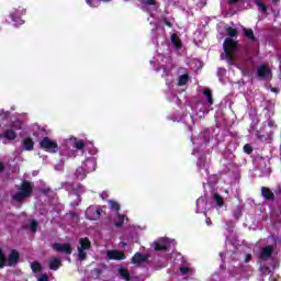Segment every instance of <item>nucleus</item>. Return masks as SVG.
Returning <instances> with one entry per match:
<instances>
[{
    "mask_svg": "<svg viewBox=\"0 0 281 281\" xmlns=\"http://www.w3.org/2000/svg\"><path fill=\"white\" fill-rule=\"evenodd\" d=\"M61 188H64V190H67L69 199L71 201L70 205L72 207H78V205L82 203V199L80 198V195L85 192V187H82V184L74 186V183L63 182Z\"/></svg>",
    "mask_w": 281,
    "mask_h": 281,
    "instance_id": "f257e3e1",
    "label": "nucleus"
},
{
    "mask_svg": "<svg viewBox=\"0 0 281 281\" xmlns=\"http://www.w3.org/2000/svg\"><path fill=\"white\" fill-rule=\"evenodd\" d=\"M19 190L20 191L12 195V200L21 203V201H25V199L32 196V190H34V187H32V183L30 181H24Z\"/></svg>",
    "mask_w": 281,
    "mask_h": 281,
    "instance_id": "f03ea898",
    "label": "nucleus"
},
{
    "mask_svg": "<svg viewBox=\"0 0 281 281\" xmlns=\"http://www.w3.org/2000/svg\"><path fill=\"white\" fill-rule=\"evenodd\" d=\"M237 47V42L229 37L225 38L223 43L224 53L221 55L222 60H226V58H234Z\"/></svg>",
    "mask_w": 281,
    "mask_h": 281,
    "instance_id": "7ed1b4c3",
    "label": "nucleus"
},
{
    "mask_svg": "<svg viewBox=\"0 0 281 281\" xmlns=\"http://www.w3.org/2000/svg\"><path fill=\"white\" fill-rule=\"evenodd\" d=\"M78 260L82 262L83 260H87V252L85 250L91 249V241H89V238H80L79 239V246H78Z\"/></svg>",
    "mask_w": 281,
    "mask_h": 281,
    "instance_id": "20e7f679",
    "label": "nucleus"
},
{
    "mask_svg": "<svg viewBox=\"0 0 281 281\" xmlns=\"http://www.w3.org/2000/svg\"><path fill=\"white\" fill-rule=\"evenodd\" d=\"M40 146L44 148V150H47V153H58V144L49 137H44L40 142Z\"/></svg>",
    "mask_w": 281,
    "mask_h": 281,
    "instance_id": "39448f33",
    "label": "nucleus"
},
{
    "mask_svg": "<svg viewBox=\"0 0 281 281\" xmlns=\"http://www.w3.org/2000/svg\"><path fill=\"white\" fill-rule=\"evenodd\" d=\"M170 243H175V240L161 237L154 241L151 247H154V251H167V249H170Z\"/></svg>",
    "mask_w": 281,
    "mask_h": 281,
    "instance_id": "423d86ee",
    "label": "nucleus"
},
{
    "mask_svg": "<svg viewBox=\"0 0 281 281\" xmlns=\"http://www.w3.org/2000/svg\"><path fill=\"white\" fill-rule=\"evenodd\" d=\"M53 249L58 254H66V256H70V254L74 251V249H71V245L69 244H53Z\"/></svg>",
    "mask_w": 281,
    "mask_h": 281,
    "instance_id": "0eeeda50",
    "label": "nucleus"
},
{
    "mask_svg": "<svg viewBox=\"0 0 281 281\" xmlns=\"http://www.w3.org/2000/svg\"><path fill=\"white\" fill-rule=\"evenodd\" d=\"M263 114L268 117V126L270 128H273V121L269 120L273 115V104L267 103V101L263 102Z\"/></svg>",
    "mask_w": 281,
    "mask_h": 281,
    "instance_id": "6e6552de",
    "label": "nucleus"
},
{
    "mask_svg": "<svg viewBox=\"0 0 281 281\" xmlns=\"http://www.w3.org/2000/svg\"><path fill=\"white\" fill-rule=\"evenodd\" d=\"M20 257L21 256L19 255V251H16L15 249H12L7 259V267H16V265L19 263Z\"/></svg>",
    "mask_w": 281,
    "mask_h": 281,
    "instance_id": "1a4fd4ad",
    "label": "nucleus"
},
{
    "mask_svg": "<svg viewBox=\"0 0 281 281\" xmlns=\"http://www.w3.org/2000/svg\"><path fill=\"white\" fill-rule=\"evenodd\" d=\"M257 75L262 80H269L271 78V69L269 68V66H259V68L257 69Z\"/></svg>",
    "mask_w": 281,
    "mask_h": 281,
    "instance_id": "9d476101",
    "label": "nucleus"
},
{
    "mask_svg": "<svg viewBox=\"0 0 281 281\" xmlns=\"http://www.w3.org/2000/svg\"><path fill=\"white\" fill-rule=\"evenodd\" d=\"M271 256H273V246H266L261 248L259 254L260 260L267 261Z\"/></svg>",
    "mask_w": 281,
    "mask_h": 281,
    "instance_id": "9b49d317",
    "label": "nucleus"
},
{
    "mask_svg": "<svg viewBox=\"0 0 281 281\" xmlns=\"http://www.w3.org/2000/svg\"><path fill=\"white\" fill-rule=\"evenodd\" d=\"M148 258H150L148 255L136 252L132 258V263L137 265V267H139V265H144V262H146Z\"/></svg>",
    "mask_w": 281,
    "mask_h": 281,
    "instance_id": "f8f14e48",
    "label": "nucleus"
},
{
    "mask_svg": "<svg viewBox=\"0 0 281 281\" xmlns=\"http://www.w3.org/2000/svg\"><path fill=\"white\" fill-rule=\"evenodd\" d=\"M106 256L110 260H124L126 258V256L124 255V252L119 251V250H109L106 252Z\"/></svg>",
    "mask_w": 281,
    "mask_h": 281,
    "instance_id": "ddd939ff",
    "label": "nucleus"
},
{
    "mask_svg": "<svg viewBox=\"0 0 281 281\" xmlns=\"http://www.w3.org/2000/svg\"><path fill=\"white\" fill-rule=\"evenodd\" d=\"M67 144H71L72 148H76L77 150H82L85 148V142L83 140H78L76 137H70L67 140Z\"/></svg>",
    "mask_w": 281,
    "mask_h": 281,
    "instance_id": "4468645a",
    "label": "nucleus"
},
{
    "mask_svg": "<svg viewBox=\"0 0 281 281\" xmlns=\"http://www.w3.org/2000/svg\"><path fill=\"white\" fill-rule=\"evenodd\" d=\"M261 195L266 201H276V194L272 193L271 189L267 187L261 188Z\"/></svg>",
    "mask_w": 281,
    "mask_h": 281,
    "instance_id": "2eb2a0df",
    "label": "nucleus"
},
{
    "mask_svg": "<svg viewBox=\"0 0 281 281\" xmlns=\"http://www.w3.org/2000/svg\"><path fill=\"white\" fill-rule=\"evenodd\" d=\"M87 172H93L97 168L95 160L93 158L87 159L83 164Z\"/></svg>",
    "mask_w": 281,
    "mask_h": 281,
    "instance_id": "dca6fc26",
    "label": "nucleus"
},
{
    "mask_svg": "<svg viewBox=\"0 0 281 281\" xmlns=\"http://www.w3.org/2000/svg\"><path fill=\"white\" fill-rule=\"evenodd\" d=\"M60 265H63L61 261H60V259L55 258V257H53V258L49 259L48 267H49V269H52L53 271H57V269H59Z\"/></svg>",
    "mask_w": 281,
    "mask_h": 281,
    "instance_id": "f3484780",
    "label": "nucleus"
},
{
    "mask_svg": "<svg viewBox=\"0 0 281 281\" xmlns=\"http://www.w3.org/2000/svg\"><path fill=\"white\" fill-rule=\"evenodd\" d=\"M85 215L88 221H98V217H95V209L93 206L88 207Z\"/></svg>",
    "mask_w": 281,
    "mask_h": 281,
    "instance_id": "a211bd4d",
    "label": "nucleus"
},
{
    "mask_svg": "<svg viewBox=\"0 0 281 281\" xmlns=\"http://www.w3.org/2000/svg\"><path fill=\"white\" fill-rule=\"evenodd\" d=\"M0 137H4L5 139L12 142L16 139V132H14V130H7L3 134H0Z\"/></svg>",
    "mask_w": 281,
    "mask_h": 281,
    "instance_id": "6ab92c4d",
    "label": "nucleus"
},
{
    "mask_svg": "<svg viewBox=\"0 0 281 281\" xmlns=\"http://www.w3.org/2000/svg\"><path fill=\"white\" fill-rule=\"evenodd\" d=\"M244 36L248 38V41H251L252 43H256V35H254V30L243 27Z\"/></svg>",
    "mask_w": 281,
    "mask_h": 281,
    "instance_id": "aec40b11",
    "label": "nucleus"
},
{
    "mask_svg": "<svg viewBox=\"0 0 281 281\" xmlns=\"http://www.w3.org/2000/svg\"><path fill=\"white\" fill-rule=\"evenodd\" d=\"M22 145L25 150H34V140L32 138H24Z\"/></svg>",
    "mask_w": 281,
    "mask_h": 281,
    "instance_id": "412c9836",
    "label": "nucleus"
},
{
    "mask_svg": "<svg viewBox=\"0 0 281 281\" xmlns=\"http://www.w3.org/2000/svg\"><path fill=\"white\" fill-rule=\"evenodd\" d=\"M256 136L260 142H269L271 139V134L265 133L263 131L257 132Z\"/></svg>",
    "mask_w": 281,
    "mask_h": 281,
    "instance_id": "4be33fe9",
    "label": "nucleus"
},
{
    "mask_svg": "<svg viewBox=\"0 0 281 281\" xmlns=\"http://www.w3.org/2000/svg\"><path fill=\"white\" fill-rule=\"evenodd\" d=\"M203 95L206 97L210 106H212V104H214V99L212 98V90H210V88H205L203 90Z\"/></svg>",
    "mask_w": 281,
    "mask_h": 281,
    "instance_id": "5701e85b",
    "label": "nucleus"
},
{
    "mask_svg": "<svg viewBox=\"0 0 281 281\" xmlns=\"http://www.w3.org/2000/svg\"><path fill=\"white\" fill-rule=\"evenodd\" d=\"M171 43L175 45L176 49H181V40L177 34L171 35Z\"/></svg>",
    "mask_w": 281,
    "mask_h": 281,
    "instance_id": "b1692460",
    "label": "nucleus"
},
{
    "mask_svg": "<svg viewBox=\"0 0 281 281\" xmlns=\"http://www.w3.org/2000/svg\"><path fill=\"white\" fill-rule=\"evenodd\" d=\"M3 267H8V259L5 258L3 249L0 248V269H3Z\"/></svg>",
    "mask_w": 281,
    "mask_h": 281,
    "instance_id": "393cba45",
    "label": "nucleus"
},
{
    "mask_svg": "<svg viewBox=\"0 0 281 281\" xmlns=\"http://www.w3.org/2000/svg\"><path fill=\"white\" fill-rule=\"evenodd\" d=\"M119 273L121 278H123V280H131V273L128 272V270H126V268H120Z\"/></svg>",
    "mask_w": 281,
    "mask_h": 281,
    "instance_id": "a878e982",
    "label": "nucleus"
},
{
    "mask_svg": "<svg viewBox=\"0 0 281 281\" xmlns=\"http://www.w3.org/2000/svg\"><path fill=\"white\" fill-rule=\"evenodd\" d=\"M226 34L231 37V38H236V36H238V31L232 26L226 27Z\"/></svg>",
    "mask_w": 281,
    "mask_h": 281,
    "instance_id": "bb28decb",
    "label": "nucleus"
},
{
    "mask_svg": "<svg viewBox=\"0 0 281 281\" xmlns=\"http://www.w3.org/2000/svg\"><path fill=\"white\" fill-rule=\"evenodd\" d=\"M76 178L77 179H85V177H87V172H86V169L82 168V167H79L77 170H76Z\"/></svg>",
    "mask_w": 281,
    "mask_h": 281,
    "instance_id": "cd10ccee",
    "label": "nucleus"
},
{
    "mask_svg": "<svg viewBox=\"0 0 281 281\" xmlns=\"http://www.w3.org/2000/svg\"><path fill=\"white\" fill-rule=\"evenodd\" d=\"M213 201L218 205V207H223L224 201L223 198L218 193L213 194Z\"/></svg>",
    "mask_w": 281,
    "mask_h": 281,
    "instance_id": "c85d7f7f",
    "label": "nucleus"
},
{
    "mask_svg": "<svg viewBox=\"0 0 281 281\" xmlns=\"http://www.w3.org/2000/svg\"><path fill=\"white\" fill-rule=\"evenodd\" d=\"M190 77L188 75H181L178 80L179 87H183V85H188V80Z\"/></svg>",
    "mask_w": 281,
    "mask_h": 281,
    "instance_id": "c756f323",
    "label": "nucleus"
},
{
    "mask_svg": "<svg viewBox=\"0 0 281 281\" xmlns=\"http://www.w3.org/2000/svg\"><path fill=\"white\" fill-rule=\"evenodd\" d=\"M31 268L34 273H41V270L43 269V267L37 261L32 262Z\"/></svg>",
    "mask_w": 281,
    "mask_h": 281,
    "instance_id": "7c9ffc66",
    "label": "nucleus"
},
{
    "mask_svg": "<svg viewBox=\"0 0 281 281\" xmlns=\"http://www.w3.org/2000/svg\"><path fill=\"white\" fill-rule=\"evenodd\" d=\"M255 4L261 10V12H267V4L261 0H255Z\"/></svg>",
    "mask_w": 281,
    "mask_h": 281,
    "instance_id": "2f4dec72",
    "label": "nucleus"
},
{
    "mask_svg": "<svg viewBox=\"0 0 281 281\" xmlns=\"http://www.w3.org/2000/svg\"><path fill=\"white\" fill-rule=\"evenodd\" d=\"M38 229V223L35 220L30 221V231L34 234Z\"/></svg>",
    "mask_w": 281,
    "mask_h": 281,
    "instance_id": "473e14b6",
    "label": "nucleus"
},
{
    "mask_svg": "<svg viewBox=\"0 0 281 281\" xmlns=\"http://www.w3.org/2000/svg\"><path fill=\"white\" fill-rule=\"evenodd\" d=\"M109 204L111 210H115V212H120V204L116 201L110 200Z\"/></svg>",
    "mask_w": 281,
    "mask_h": 281,
    "instance_id": "72a5a7b5",
    "label": "nucleus"
},
{
    "mask_svg": "<svg viewBox=\"0 0 281 281\" xmlns=\"http://www.w3.org/2000/svg\"><path fill=\"white\" fill-rule=\"evenodd\" d=\"M234 216H235L236 221H238V218H240V216H243V207L236 206V209L234 211Z\"/></svg>",
    "mask_w": 281,
    "mask_h": 281,
    "instance_id": "f704fd0d",
    "label": "nucleus"
},
{
    "mask_svg": "<svg viewBox=\"0 0 281 281\" xmlns=\"http://www.w3.org/2000/svg\"><path fill=\"white\" fill-rule=\"evenodd\" d=\"M11 19L12 21H14V23H16V25H23L24 21L21 20V18H16V15L14 13H11Z\"/></svg>",
    "mask_w": 281,
    "mask_h": 281,
    "instance_id": "c9c22d12",
    "label": "nucleus"
},
{
    "mask_svg": "<svg viewBox=\"0 0 281 281\" xmlns=\"http://www.w3.org/2000/svg\"><path fill=\"white\" fill-rule=\"evenodd\" d=\"M117 216H119L120 221L115 222L114 225H115V227H122V225H124V215L117 213Z\"/></svg>",
    "mask_w": 281,
    "mask_h": 281,
    "instance_id": "e433bc0d",
    "label": "nucleus"
},
{
    "mask_svg": "<svg viewBox=\"0 0 281 281\" xmlns=\"http://www.w3.org/2000/svg\"><path fill=\"white\" fill-rule=\"evenodd\" d=\"M92 273H93L94 278H100V276H102V269L95 268L92 270Z\"/></svg>",
    "mask_w": 281,
    "mask_h": 281,
    "instance_id": "4c0bfd02",
    "label": "nucleus"
},
{
    "mask_svg": "<svg viewBox=\"0 0 281 281\" xmlns=\"http://www.w3.org/2000/svg\"><path fill=\"white\" fill-rule=\"evenodd\" d=\"M252 150L254 149L251 148L250 145H245L244 146V151L247 153V155H251Z\"/></svg>",
    "mask_w": 281,
    "mask_h": 281,
    "instance_id": "58836bf2",
    "label": "nucleus"
},
{
    "mask_svg": "<svg viewBox=\"0 0 281 281\" xmlns=\"http://www.w3.org/2000/svg\"><path fill=\"white\" fill-rule=\"evenodd\" d=\"M8 115H9L8 112H5L3 110H0V117H1V120H8Z\"/></svg>",
    "mask_w": 281,
    "mask_h": 281,
    "instance_id": "ea45409f",
    "label": "nucleus"
},
{
    "mask_svg": "<svg viewBox=\"0 0 281 281\" xmlns=\"http://www.w3.org/2000/svg\"><path fill=\"white\" fill-rule=\"evenodd\" d=\"M180 272H181L183 276H186V274L190 273V268H188V267H181V268H180Z\"/></svg>",
    "mask_w": 281,
    "mask_h": 281,
    "instance_id": "a19ab883",
    "label": "nucleus"
},
{
    "mask_svg": "<svg viewBox=\"0 0 281 281\" xmlns=\"http://www.w3.org/2000/svg\"><path fill=\"white\" fill-rule=\"evenodd\" d=\"M144 5H155L156 0H143Z\"/></svg>",
    "mask_w": 281,
    "mask_h": 281,
    "instance_id": "79ce46f5",
    "label": "nucleus"
},
{
    "mask_svg": "<svg viewBox=\"0 0 281 281\" xmlns=\"http://www.w3.org/2000/svg\"><path fill=\"white\" fill-rule=\"evenodd\" d=\"M67 215L70 216V218H77L78 221V213L70 211L69 213H67Z\"/></svg>",
    "mask_w": 281,
    "mask_h": 281,
    "instance_id": "37998d69",
    "label": "nucleus"
},
{
    "mask_svg": "<svg viewBox=\"0 0 281 281\" xmlns=\"http://www.w3.org/2000/svg\"><path fill=\"white\" fill-rule=\"evenodd\" d=\"M49 280V277H47V274H42L37 281H48Z\"/></svg>",
    "mask_w": 281,
    "mask_h": 281,
    "instance_id": "c03bdc74",
    "label": "nucleus"
},
{
    "mask_svg": "<svg viewBox=\"0 0 281 281\" xmlns=\"http://www.w3.org/2000/svg\"><path fill=\"white\" fill-rule=\"evenodd\" d=\"M41 192L43 194H49V192H52V189L50 188L41 189Z\"/></svg>",
    "mask_w": 281,
    "mask_h": 281,
    "instance_id": "a18cd8bd",
    "label": "nucleus"
},
{
    "mask_svg": "<svg viewBox=\"0 0 281 281\" xmlns=\"http://www.w3.org/2000/svg\"><path fill=\"white\" fill-rule=\"evenodd\" d=\"M267 175H271V168H266V170L262 171V177H267Z\"/></svg>",
    "mask_w": 281,
    "mask_h": 281,
    "instance_id": "49530a36",
    "label": "nucleus"
},
{
    "mask_svg": "<svg viewBox=\"0 0 281 281\" xmlns=\"http://www.w3.org/2000/svg\"><path fill=\"white\" fill-rule=\"evenodd\" d=\"M100 216H102V210L97 209L95 210V218H100Z\"/></svg>",
    "mask_w": 281,
    "mask_h": 281,
    "instance_id": "de8ad7c7",
    "label": "nucleus"
},
{
    "mask_svg": "<svg viewBox=\"0 0 281 281\" xmlns=\"http://www.w3.org/2000/svg\"><path fill=\"white\" fill-rule=\"evenodd\" d=\"M263 273H271V269L269 267L261 268Z\"/></svg>",
    "mask_w": 281,
    "mask_h": 281,
    "instance_id": "09e8293b",
    "label": "nucleus"
},
{
    "mask_svg": "<svg viewBox=\"0 0 281 281\" xmlns=\"http://www.w3.org/2000/svg\"><path fill=\"white\" fill-rule=\"evenodd\" d=\"M201 203H205V198H200V199L196 201L198 207H199V205H201Z\"/></svg>",
    "mask_w": 281,
    "mask_h": 281,
    "instance_id": "8fccbe9b",
    "label": "nucleus"
},
{
    "mask_svg": "<svg viewBox=\"0 0 281 281\" xmlns=\"http://www.w3.org/2000/svg\"><path fill=\"white\" fill-rule=\"evenodd\" d=\"M126 281H139V277H130V279H125Z\"/></svg>",
    "mask_w": 281,
    "mask_h": 281,
    "instance_id": "3c124183",
    "label": "nucleus"
},
{
    "mask_svg": "<svg viewBox=\"0 0 281 281\" xmlns=\"http://www.w3.org/2000/svg\"><path fill=\"white\" fill-rule=\"evenodd\" d=\"M164 69V74H162V78L166 77V76H170V71L166 68H162Z\"/></svg>",
    "mask_w": 281,
    "mask_h": 281,
    "instance_id": "603ef678",
    "label": "nucleus"
},
{
    "mask_svg": "<svg viewBox=\"0 0 281 281\" xmlns=\"http://www.w3.org/2000/svg\"><path fill=\"white\" fill-rule=\"evenodd\" d=\"M210 143V135H204V144H209Z\"/></svg>",
    "mask_w": 281,
    "mask_h": 281,
    "instance_id": "864d4df0",
    "label": "nucleus"
},
{
    "mask_svg": "<svg viewBox=\"0 0 281 281\" xmlns=\"http://www.w3.org/2000/svg\"><path fill=\"white\" fill-rule=\"evenodd\" d=\"M251 261V255H246L245 262H250Z\"/></svg>",
    "mask_w": 281,
    "mask_h": 281,
    "instance_id": "5fc2aeb1",
    "label": "nucleus"
},
{
    "mask_svg": "<svg viewBox=\"0 0 281 281\" xmlns=\"http://www.w3.org/2000/svg\"><path fill=\"white\" fill-rule=\"evenodd\" d=\"M240 0H228V3H238Z\"/></svg>",
    "mask_w": 281,
    "mask_h": 281,
    "instance_id": "6e6d98bb",
    "label": "nucleus"
},
{
    "mask_svg": "<svg viewBox=\"0 0 281 281\" xmlns=\"http://www.w3.org/2000/svg\"><path fill=\"white\" fill-rule=\"evenodd\" d=\"M198 166L200 167V168H203V162H201V160L198 162Z\"/></svg>",
    "mask_w": 281,
    "mask_h": 281,
    "instance_id": "4d7b16f0",
    "label": "nucleus"
},
{
    "mask_svg": "<svg viewBox=\"0 0 281 281\" xmlns=\"http://www.w3.org/2000/svg\"><path fill=\"white\" fill-rule=\"evenodd\" d=\"M206 224L212 225V221L210 218H206Z\"/></svg>",
    "mask_w": 281,
    "mask_h": 281,
    "instance_id": "13d9d810",
    "label": "nucleus"
},
{
    "mask_svg": "<svg viewBox=\"0 0 281 281\" xmlns=\"http://www.w3.org/2000/svg\"><path fill=\"white\" fill-rule=\"evenodd\" d=\"M165 23L166 25H168V27H172V24L170 22L166 21Z\"/></svg>",
    "mask_w": 281,
    "mask_h": 281,
    "instance_id": "bf43d9fd",
    "label": "nucleus"
},
{
    "mask_svg": "<svg viewBox=\"0 0 281 281\" xmlns=\"http://www.w3.org/2000/svg\"><path fill=\"white\" fill-rule=\"evenodd\" d=\"M271 91H272L273 93H278V89H277V88H272Z\"/></svg>",
    "mask_w": 281,
    "mask_h": 281,
    "instance_id": "052dcab7",
    "label": "nucleus"
},
{
    "mask_svg": "<svg viewBox=\"0 0 281 281\" xmlns=\"http://www.w3.org/2000/svg\"><path fill=\"white\" fill-rule=\"evenodd\" d=\"M0 172H3V165L0 162Z\"/></svg>",
    "mask_w": 281,
    "mask_h": 281,
    "instance_id": "680f3d73",
    "label": "nucleus"
},
{
    "mask_svg": "<svg viewBox=\"0 0 281 281\" xmlns=\"http://www.w3.org/2000/svg\"><path fill=\"white\" fill-rule=\"evenodd\" d=\"M272 3H274V5H276V4L280 3V0H272Z\"/></svg>",
    "mask_w": 281,
    "mask_h": 281,
    "instance_id": "e2e57ef3",
    "label": "nucleus"
},
{
    "mask_svg": "<svg viewBox=\"0 0 281 281\" xmlns=\"http://www.w3.org/2000/svg\"><path fill=\"white\" fill-rule=\"evenodd\" d=\"M202 5H205L207 3V0H201Z\"/></svg>",
    "mask_w": 281,
    "mask_h": 281,
    "instance_id": "0e129e2a",
    "label": "nucleus"
},
{
    "mask_svg": "<svg viewBox=\"0 0 281 281\" xmlns=\"http://www.w3.org/2000/svg\"><path fill=\"white\" fill-rule=\"evenodd\" d=\"M281 190L278 189L277 191H274V194H280Z\"/></svg>",
    "mask_w": 281,
    "mask_h": 281,
    "instance_id": "69168bd1",
    "label": "nucleus"
},
{
    "mask_svg": "<svg viewBox=\"0 0 281 281\" xmlns=\"http://www.w3.org/2000/svg\"><path fill=\"white\" fill-rule=\"evenodd\" d=\"M121 245H122L123 247H126V243H124V241H123V243H121Z\"/></svg>",
    "mask_w": 281,
    "mask_h": 281,
    "instance_id": "338daca9",
    "label": "nucleus"
},
{
    "mask_svg": "<svg viewBox=\"0 0 281 281\" xmlns=\"http://www.w3.org/2000/svg\"><path fill=\"white\" fill-rule=\"evenodd\" d=\"M228 64H231V65H232V59H228Z\"/></svg>",
    "mask_w": 281,
    "mask_h": 281,
    "instance_id": "774afa93",
    "label": "nucleus"
}]
</instances>
